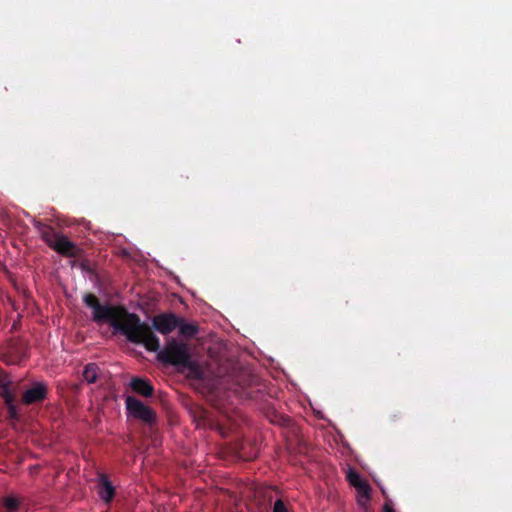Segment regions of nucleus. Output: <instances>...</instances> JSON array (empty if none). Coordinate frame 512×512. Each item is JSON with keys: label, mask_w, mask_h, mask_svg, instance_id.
<instances>
[{"label": "nucleus", "mask_w": 512, "mask_h": 512, "mask_svg": "<svg viewBox=\"0 0 512 512\" xmlns=\"http://www.w3.org/2000/svg\"><path fill=\"white\" fill-rule=\"evenodd\" d=\"M83 302L92 309V320L95 323H109L131 343L141 344L146 350L157 352V360L162 364L180 369L192 357L188 344L175 338L168 339L165 346L160 349V339L151 327L142 322L137 314L130 313L126 307L101 304L93 293H86Z\"/></svg>", "instance_id": "obj_1"}, {"label": "nucleus", "mask_w": 512, "mask_h": 512, "mask_svg": "<svg viewBox=\"0 0 512 512\" xmlns=\"http://www.w3.org/2000/svg\"><path fill=\"white\" fill-rule=\"evenodd\" d=\"M34 226L41 235L44 242L58 254L65 257H77L80 249L74 242L63 234L58 233L52 226L42 223L41 221H34Z\"/></svg>", "instance_id": "obj_2"}, {"label": "nucleus", "mask_w": 512, "mask_h": 512, "mask_svg": "<svg viewBox=\"0 0 512 512\" xmlns=\"http://www.w3.org/2000/svg\"><path fill=\"white\" fill-rule=\"evenodd\" d=\"M126 408L131 416L147 424H151L156 420V413L153 409L133 396L126 398Z\"/></svg>", "instance_id": "obj_3"}, {"label": "nucleus", "mask_w": 512, "mask_h": 512, "mask_svg": "<svg viewBox=\"0 0 512 512\" xmlns=\"http://www.w3.org/2000/svg\"><path fill=\"white\" fill-rule=\"evenodd\" d=\"M180 324V317L174 313H160L153 317L151 329L162 335H168Z\"/></svg>", "instance_id": "obj_4"}, {"label": "nucleus", "mask_w": 512, "mask_h": 512, "mask_svg": "<svg viewBox=\"0 0 512 512\" xmlns=\"http://www.w3.org/2000/svg\"><path fill=\"white\" fill-rule=\"evenodd\" d=\"M47 394V385L43 382H35L29 389L24 392L22 396V402L25 405L40 403L47 398Z\"/></svg>", "instance_id": "obj_5"}, {"label": "nucleus", "mask_w": 512, "mask_h": 512, "mask_svg": "<svg viewBox=\"0 0 512 512\" xmlns=\"http://www.w3.org/2000/svg\"><path fill=\"white\" fill-rule=\"evenodd\" d=\"M347 480L357 489L361 497L365 498L366 501L370 500L371 487L367 481L361 478L358 472L350 470L347 474Z\"/></svg>", "instance_id": "obj_6"}, {"label": "nucleus", "mask_w": 512, "mask_h": 512, "mask_svg": "<svg viewBox=\"0 0 512 512\" xmlns=\"http://www.w3.org/2000/svg\"><path fill=\"white\" fill-rule=\"evenodd\" d=\"M130 387L135 393L143 397H152L154 394V388L147 379L134 377L131 379Z\"/></svg>", "instance_id": "obj_7"}, {"label": "nucleus", "mask_w": 512, "mask_h": 512, "mask_svg": "<svg viewBox=\"0 0 512 512\" xmlns=\"http://www.w3.org/2000/svg\"><path fill=\"white\" fill-rule=\"evenodd\" d=\"M101 482V490L99 492L101 499L105 503H110L115 495V488L113 487L112 483L109 481L107 476L101 475L100 477Z\"/></svg>", "instance_id": "obj_8"}, {"label": "nucleus", "mask_w": 512, "mask_h": 512, "mask_svg": "<svg viewBox=\"0 0 512 512\" xmlns=\"http://www.w3.org/2000/svg\"><path fill=\"white\" fill-rule=\"evenodd\" d=\"M181 371L187 370L188 376L196 379L201 380L203 379V370L201 369L200 365L197 363V361L193 360L192 357L188 360L187 364H184L181 368Z\"/></svg>", "instance_id": "obj_9"}, {"label": "nucleus", "mask_w": 512, "mask_h": 512, "mask_svg": "<svg viewBox=\"0 0 512 512\" xmlns=\"http://www.w3.org/2000/svg\"><path fill=\"white\" fill-rule=\"evenodd\" d=\"M100 368L96 363H88L83 370V378L84 380L89 383H95L100 375Z\"/></svg>", "instance_id": "obj_10"}, {"label": "nucleus", "mask_w": 512, "mask_h": 512, "mask_svg": "<svg viewBox=\"0 0 512 512\" xmlns=\"http://www.w3.org/2000/svg\"><path fill=\"white\" fill-rule=\"evenodd\" d=\"M177 327L179 328V333L184 337L192 338L198 333L197 325L185 323L182 318H180V324Z\"/></svg>", "instance_id": "obj_11"}, {"label": "nucleus", "mask_w": 512, "mask_h": 512, "mask_svg": "<svg viewBox=\"0 0 512 512\" xmlns=\"http://www.w3.org/2000/svg\"><path fill=\"white\" fill-rule=\"evenodd\" d=\"M0 397L4 399L6 405L15 402V396L7 383L0 384Z\"/></svg>", "instance_id": "obj_12"}, {"label": "nucleus", "mask_w": 512, "mask_h": 512, "mask_svg": "<svg viewBox=\"0 0 512 512\" xmlns=\"http://www.w3.org/2000/svg\"><path fill=\"white\" fill-rule=\"evenodd\" d=\"M3 505L8 512H16L19 508L20 502L17 498L8 496L4 499Z\"/></svg>", "instance_id": "obj_13"}, {"label": "nucleus", "mask_w": 512, "mask_h": 512, "mask_svg": "<svg viewBox=\"0 0 512 512\" xmlns=\"http://www.w3.org/2000/svg\"><path fill=\"white\" fill-rule=\"evenodd\" d=\"M273 512H289L288 505L281 499H277L273 505Z\"/></svg>", "instance_id": "obj_14"}, {"label": "nucleus", "mask_w": 512, "mask_h": 512, "mask_svg": "<svg viewBox=\"0 0 512 512\" xmlns=\"http://www.w3.org/2000/svg\"><path fill=\"white\" fill-rule=\"evenodd\" d=\"M6 406H7V410H8V417L10 419L17 420L19 415H18V410H17V407L15 405V402L7 404Z\"/></svg>", "instance_id": "obj_15"}, {"label": "nucleus", "mask_w": 512, "mask_h": 512, "mask_svg": "<svg viewBox=\"0 0 512 512\" xmlns=\"http://www.w3.org/2000/svg\"><path fill=\"white\" fill-rule=\"evenodd\" d=\"M383 511L384 512H395L394 509L391 507L390 504L388 503H385L384 506H383Z\"/></svg>", "instance_id": "obj_16"}, {"label": "nucleus", "mask_w": 512, "mask_h": 512, "mask_svg": "<svg viewBox=\"0 0 512 512\" xmlns=\"http://www.w3.org/2000/svg\"><path fill=\"white\" fill-rule=\"evenodd\" d=\"M246 397H247V398H251L252 396L250 395V393H248V392H247V393H246Z\"/></svg>", "instance_id": "obj_17"}]
</instances>
